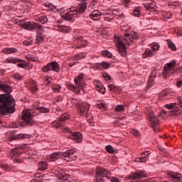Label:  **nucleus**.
<instances>
[{
    "instance_id": "obj_1",
    "label": "nucleus",
    "mask_w": 182,
    "mask_h": 182,
    "mask_svg": "<svg viewBox=\"0 0 182 182\" xmlns=\"http://www.w3.org/2000/svg\"><path fill=\"white\" fill-rule=\"evenodd\" d=\"M0 90L8 93V95H0V114L14 113L15 112V100L10 95L12 88L9 85L1 84Z\"/></svg>"
},
{
    "instance_id": "obj_2",
    "label": "nucleus",
    "mask_w": 182,
    "mask_h": 182,
    "mask_svg": "<svg viewBox=\"0 0 182 182\" xmlns=\"http://www.w3.org/2000/svg\"><path fill=\"white\" fill-rule=\"evenodd\" d=\"M139 39V33L132 31L130 33H125V36L124 38H114V42L118 49L119 53H120L122 58H126L127 55V50L126 46H129L132 45L134 41H137Z\"/></svg>"
},
{
    "instance_id": "obj_3",
    "label": "nucleus",
    "mask_w": 182,
    "mask_h": 182,
    "mask_svg": "<svg viewBox=\"0 0 182 182\" xmlns=\"http://www.w3.org/2000/svg\"><path fill=\"white\" fill-rule=\"evenodd\" d=\"M86 3L79 4L75 9H71L70 11L62 15V18L65 21H73L75 18H77L80 15H83L86 12Z\"/></svg>"
},
{
    "instance_id": "obj_4",
    "label": "nucleus",
    "mask_w": 182,
    "mask_h": 182,
    "mask_svg": "<svg viewBox=\"0 0 182 182\" xmlns=\"http://www.w3.org/2000/svg\"><path fill=\"white\" fill-rule=\"evenodd\" d=\"M85 78V74H80L75 80L74 82L75 85L73 84L68 85L67 87L69 90H73V92H75L77 95L80 93V90H83L85 89V82L83 79Z\"/></svg>"
},
{
    "instance_id": "obj_5",
    "label": "nucleus",
    "mask_w": 182,
    "mask_h": 182,
    "mask_svg": "<svg viewBox=\"0 0 182 182\" xmlns=\"http://www.w3.org/2000/svg\"><path fill=\"white\" fill-rule=\"evenodd\" d=\"M90 105L87 102H80L77 104V110L79 116H86L87 119L93 120V116L89 114Z\"/></svg>"
},
{
    "instance_id": "obj_6",
    "label": "nucleus",
    "mask_w": 182,
    "mask_h": 182,
    "mask_svg": "<svg viewBox=\"0 0 182 182\" xmlns=\"http://www.w3.org/2000/svg\"><path fill=\"white\" fill-rule=\"evenodd\" d=\"M21 26L26 31H36L37 30V36H43L42 33H43V26L33 22H25L21 24Z\"/></svg>"
},
{
    "instance_id": "obj_7",
    "label": "nucleus",
    "mask_w": 182,
    "mask_h": 182,
    "mask_svg": "<svg viewBox=\"0 0 182 182\" xmlns=\"http://www.w3.org/2000/svg\"><path fill=\"white\" fill-rule=\"evenodd\" d=\"M38 111L33 109H28L23 111L22 119L24 123L28 124V126H32L34 123L33 117L38 116Z\"/></svg>"
},
{
    "instance_id": "obj_8",
    "label": "nucleus",
    "mask_w": 182,
    "mask_h": 182,
    "mask_svg": "<svg viewBox=\"0 0 182 182\" xmlns=\"http://www.w3.org/2000/svg\"><path fill=\"white\" fill-rule=\"evenodd\" d=\"M49 157L50 160H58V159H61L62 160H63L65 157H68V159H73V160H75V159H77L76 156H75V151L72 150H68L65 152L53 153L50 154Z\"/></svg>"
},
{
    "instance_id": "obj_9",
    "label": "nucleus",
    "mask_w": 182,
    "mask_h": 182,
    "mask_svg": "<svg viewBox=\"0 0 182 182\" xmlns=\"http://www.w3.org/2000/svg\"><path fill=\"white\" fill-rule=\"evenodd\" d=\"M96 170V182H104V177H105L106 178H110V171L100 166H97Z\"/></svg>"
},
{
    "instance_id": "obj_10",
    "label": "nucleus",
    "mask_w": 182,
    "mask_h": 182,
    "mask_svg": "<svg viewBox=\"0 0 182 182\" xmlns=\"http://www.w3.org/2000/svg\"><path fill=\"white\" fill-rule=\"evenodd\" d=\"M9 136V140L12 141V140H25V139H31L32 136L31 134H16L15 131H9L8 132Z\"/></svg>"
},
{
    "instance_id": "obj_11",
    "label": "nucleus",
    "mask_w": 182,
    "mask_h": 182,
    "mask_svg": "<svg viewBox=\"0 0 182 182\" xmlns=\"http://www.w3.org/2000/svg\"><path fill=\"white\" fill-rule=\"evenodd\" d=\"M59 64L55 61L48 63L46 66L43 67L41 70L44 73H50V72H59Z\"/></svg>"
},
{
    "instance_id": "obj_12",
    "label": "nucleus",
    "mask_w": 182,
    "mask_h": 182,
    "mask_svg": "<svg viewBox=\"0 0 182 182\" xmlns=\"http://www.w3.org/2000/svg\"><path fill=\"white\" fill-rule=\"evenodd\" d=\"M147 177L143 171H136L132 175L126 177V180H131V182H139V180Z\"/></svg>"
},
{
    "instance_id": "obj_13",
    "label": "nucleus",
    "mask_w": 182,
    "mask_h": 182,
    "mask_svg": "<svg viewBox=\"0 0 182 182\" xmlns=\"http://www.w3.org/2000/svg\"><path fill=\"white\" fill-rule=\"evenodd\" d=\"M176 68V61L172 60L164 67L163 77L164 79L173 73V69Z\"/></svg>"
},
{
    "instance_id": "obj_14",
    "label": "nucleus",
    "mask_w": 182,
    "mask_h": 182,
    "mask_svg": "<svg viewBox=\"0 0 182 182\" xmlns=\"http://www.w3.org/2000/svg\"><path fill=\"white\" fill-rule=\"evenodd\" d=\"M5 63H18V68H26V63L19 59L18 58L9 57L5 61Z\"/></svg>"
},
{
    "instance_id": "obj_15",
    "label": "nucleus",
    "mask_w": 182,
    "mask_h": 182,
    "mask_svg": "<svg viewBox=\"0 0 182 182\" xmlns=\"http://www.w3.org/2000/svg\"><path fill=\"white\" fill-rule=\"evenodd\" d=\"M64 132L69 133L70 134L69 138L73 139V140H75V141H77V143H80V141H82V134L80 132H73L69 128H65Z\"/></svg>"
},
{
    "instance_id": "obj_16",
    "label": "nucleus",
    "mask_w": 182,
    "mask_h": 182,
    "mask_svg": "<svg viewBox=\"0 0 182 182\" xmlns=\"http://www.w3.org/2000/svg\"><path fill=\"white\" fill-rule=\"evenodd\" d=\"M75 42L77 43V48L78 49H82L83 48H86L87 46L88 43L86 41V40L83 39V37L80 36H77L75 37Z\"/></svg>"
},
{
    "instance_id": "obj_17",
    "label": "nucleus",
    "mask_w": 182,
    "mask_h": 182,
    "mask_svg": "<svg viewBox=\"0 0 182 182\" xmlns=\"http://www.w3.org/2000/svg\"><path fill=\"white\" fill-rule=\"evenodd\" d=\"M148 119L151 123V126L153 127V129H156L159 124H160V122H159V119L154 117V114L153 112H148Z\"/></svg>"
},
{
    "instance_id": "obj_18",
    "label": "nucleus",
    "mask_w": 182,
    "mask_h": 182,
    "mask_svg": "<svg viewBox=\"0 0 182 182\" xmlns=\"http://www.w3.org/2000/svg\"><path fill=\"white\" fill-rule=\"evenodd\" d=\"M23 149V146H20L18 148L11 149L10 152V156L14 160H21V159L18 158V156H19V154L21 153V150Z\"/></svg>"
},
{
    "instance_id": "obj_19",
    "label": "nucleus",
    "mask_w": 182,
    "mask_h": 182,
    "mask_svg": "<svg viewBox=\"0 0 182 182\" xmlns=\"http://www.w3.org/2000/svg\"><path fill=\"white\" fill-rule=\"evenodd\" d=\"M144 8L147 9L149 12H154L156 9H157V6H156V3L151 1L146 2L144 4Z\"/></svg>"
},
{
    "instance_id": "obj_20",
    "label": "nucleus",
    "mask_w": 182,
    "mask_h": 182,
    "mask_svg": "<svg viewBox=\"0 0 182 182\" xmlns=\"http://www.w3.org/2000/svg\"><path fill=\"white\" fill-rule=\"evenodd\" d=\"M168 176L175 180V181H181L182 176L181 173L171 171L168 173Z\"/></svg>"
},
{
    "instance_id": "obj_21",
    "label": "nucleus",
    "mask_w": 182,
    "mask_h": 182,
    "mask_svg": "<svg viewBox=\"0 0 182 182\" xmlns=\"http://www.w3.org/2000/svg\"><path fill=\"white\" fill-rule=\"evenodd\" d=\"M102 14L99 11H94L90 14V18L93 19V21H99Z\"/></svg>"
},
{
    "instance_id": "obj_22",
    "label": "nucleus",
    "mask_w": 182,
    "mask_h": 182,
    "mask_svg": "<svg viewBox=\"0 0 182 182\" xmlns=\"http://www.w3.org/2000/svg\"><path fill=\"white\" fill-rule=\"evenodd\" d=\"M109 90L113 93H120L122 92V88L119 86H116L113 84L108 85Z\"/></svg>"
},
{
    "instance_id": "obj_23",
    "label": "nucleus",
    "mask_w": 182,
    "mask_h": 182,
    "mask_svg": "<svg viewBox=\"0 0 182 182\" xmlns=\"http://www.w3.org/2000/svg\"><path fill=\"white\" fill-rule=\"evenodd\" d=\"M2 53L6 55H11L12 53H18V49L15 48H6L2 50Z\"/></svg>"
},
{
    "instance_id": "obj_24",
    "label": "nucleus",
    "mask_w": 182,
    "mask_h": 182,
    "mask_svg": "<svg viewBox=\"0 0 182 182\" xmlns=\"http://www.w3.org/2000/svg\"><path fill=\"white\" fill-rule=\"evenodd\" d=\"M71 28L70 26H58L57 31H59L60 32H63V33H69L71 31Z\"/></svg>"
},
{
    "instance_id": "obj_25",
    "label": "nucleus",
    "mask_w": 182,
    "mask_h": 182,
    "mask_svg": "<svg viewBox=\"0 0 182 182\" xmlns=\"http://www.w3.org/2000/svg\"><path fill=\"white\" fill-rule=\"evenodd\" d=\"M29 90L32 93H36L38 91V82L33 81L29 86Z\"/></svg>"
},
{
    "instance_id": "obj_26",
    "label": "nucleus",
    "mask_w": 182,
    "mask_h": 182,
    "mask_svg": "<svg viewBox=\"0 0 182 182\" xmlns=\"http://www.w3.org/2000/svg\"><path fill=\"white\" fill-rule=\"evenodd\" d=\"M155 53L151 49L147 48L145 52L143 53V58H149L151 56H154Z\"/></svg>"
},
{
    "instance_id": "obj_27",
    "label": "nucleus",
    "mask_w": 182,
    "mask_h": 182,
    "mask_svg": "<svg viewBox=\"0 0 182 182\" xmlns=\"http://www.w3.org/2000/svg\"><path fill=\"white\" fill-rule=\"evenodd\" d=\"M52 83H53V79H52V77H48L43 81V84L46 86H48V87H52Z\"/></svg>"
},
{
    "instance_id": "obj_28",
    "label": "nucleus",
    "mask_w": 182,
    "mask_h": 182,
    "mask_svg": "<svg viewBox=\"0 0 182 182\" xmlns=\"http://www.w3.org/2000/svg\"><path fill=\"white\" fill-rule=\"evenodd\" d=\"M97 107L100 110H106V102L103 100L97 102Z\"/></svg>"
},
{
    "instance_id": "obj_29",
    "label": "nucleus",
    "mask_w": 182,
    "mask_h": 182,
    "mask_svg": "<svg viewBox=\"0 0 182 182\" xmlns=\"http://www.w3.org/2000/svg\"><path fill=\"white\" fill-rule=\"evenodd\" d=\"M108 153H111V154H114L116 153H117V150L116 149H114L113 146H112V145H107L105 147Z\"/></svg>"
},
{
    "instance_id": "obj_30",
    "label": "nucleus",
    "mask_w": 182,
    "mask_h": 182,
    "mask_svg": "<svg viewBox=\"0 0 182 182\" xmlns=\"http://www.w3.org/2000/svg\"><path fill=\"white\" fill-rule=\"evenodd\" d=\"M36 110H38V112H40V113H49L50 112V109H49V108L45 107H38Z\"/></svg>"
},
{
    "instance_id": "obj_31",
    "label": "nucleus",
    "mask_w": 182,
    "mask_h": 182,
    "mask_svg": "<svg viewBox=\"0 0 182 182\" xmlns=\"http://www.w3.org/2000/svg\"><path fill=\"white\" fill-rule=\"evenodd\" d=\"M69 119H70V116H69V114H63L58 118V120L62 123L63 122H66V120H69Z\"/></svg>"
},
{
    "instance_id": "obj_32",
    "label": "nucleus",
    "mask_w": 182,
    "mask_h": 182,
    "mask_svg": "<svg viewBox=\"0 0 182 182\" xmlns=\"http://www.w3.org/2000/svg\"><path fill=\"white\" fill-rule=\"evenodd\" d=\"M86 56H87V53H80L75 55V60H80V59H84V58H86Z\"/></svg>"
},
{
    "instance_id": "obj_33",
    "label": "nucleus",
    "mask_w": 182,
    "mask_h": 182,
    "mask_svg": "<svg viewBox=\"0 0 182 182\" xmlns=\"http://www.w3.org/2000/svg\"><path fill=\"white\" fill-rule=\"evenodd\" d=\"M39 170H46L48 168L47 161H41L38 165Z\"/></svg>"
},
{
    "instance_id": "obj_34",
    "label": "nucleus",
    "mask_w": 182,
    "mask_h": 182,
    "mask_svg": "<svg viewBox=\"0 0 182 182\" xmlns=\"http://www.w3.org/2000/svg\"><path fill=\"white\" fill-rule=\"evenodd\" d=\"M58 178L61 181H66L68 180V174L62 172L58 174Z\"/></svg>"
},
{
    "instance_id": "obj_35",
    "label": "nucleus",
    "mask_w": 182,
    "mask_h": 182,
    "mask_svg": "<svg viewBox=\"0 0 182 182\" xmlns=\"http://www.w3.org/2000/svg\"><path fill=\"white\" fill-rule=\"evenodd\" d=\"M150 156V151H146L145 152L141 153V156L139 157L140 159H145L146 160L149 159V157Z\"/></svg>"
},
{
    "instance_id": "obj_36",
    "label": "nucleus",
    "mask_w": 182,
    "mask_h": 182,
    "mask_svg": "<svg viewBox=\"0 0 182 182\" xmlns=\"http://www.w3.org/2000/svg\"><path fill=\"white\" fill-rule=\"evenodd\" d=\"M151 50H153V52H156V50H159V49H160V46H159V44H157V43H153L151 45Z\"/></svg>"
},
{
    "instance_id": "obj_37",
    "label": "nucleus",
    "mask_w": 182,
    "mask_h": 182,
    "mask_svg": "<svg viewBox=\"0 0 182 182\" xmlns=\"http://www.w3.org/2000/svg\"><path fill=\"white\" fill-rule=\"evenodd\" d=\"M42 42H43V36H36V43H37V45H41Z\"/></svg>"
},
{
    "instance_id": "obj_38",
    "label": "nucleus",
    "mask_w": 182,
    "mask_h": 182,
    "mask_svg": "<svg viewBox=\"0 0 182 182\" xmlns=\"http://www.w3.org/2000/svg\"><path fill=\"white\" fill-rule=\"evenodd\" d=\"M39 22H41L43 24L46 23L48 22V17L45 15L41 16L38 18Z\"/></svg>"
},
{
    "instance_id": "obj_39",
    "label": "nucleus",
    "mask_w": 182,
    "mask_h": 182,
    "mask_svg": "<svg viewBox=\"0 0 182 182\" xmlns=\"http://www.w3.org/2000/svg\"><path fill=\"white\" fill-rule=\"evenodd\" d=\"M115 112H118V113H120L122 112H124V105H117L114 107Z\"/></svg>"
},
{
    "instance_id": "obj_40",
    "label": "nucleus",
    "mask_w": 182,
    "mask_h": 182,
    "mask_svg": "<svg viewBox=\"0 0 182 182\" xmlns=\"http://www.w3.org/2000/svg\"><path fill=\"white\" fill-rule=\"evenodd\" d=\"M154 85V77L151 76V77H149V80L148 81V85H147V89H150L151 86Z\"/></svg>"
},
{
    "instance_id": "obj_41",
    "label": "nucleus",
    "mask_w": 182,
    "mask_h": 182,
    "mask_svg": "<svg viewBox=\"0 0 182 182\" xmlns=\"http://www.w3.org/2000/svg\"><path fill=\"white\" fill-rule=\"evenodd\" d=\"M52 126L53 127H62V122L59 121V119L58 121H54L52 123Z\"/></svg>"
},
{
    "instance_id": "obj_42",
    "label": "nucleus",
    "mask_w": 182,
    "mask_h": 182,
    "mask_svg": "<svg viewBox=\"0 0 182 182\" xmlns=\"http://www.w3.org/2000/svg\"><path fill=\"white\" fill-rule=\"evenodd\" d=\"M102 56H105L107 58H112V53L109 52L108 50H104L102 53Z\"/></svg>"
},
{
    "instance_id": "obj_43",
    "label": "nucleus",
    "mask_w": 182,
    "mask_h": 182,
    "mask_svg": "<svg viewBox=\"0 0 182 182\" xmlns=\"http://www.w3.org/2000/svg\"><path fill=\"white\" fill-rule=\"evenodd\" d=\"M168 46L169 49H171L172 50H176V45L173 43V42L168 41Z\"/></svg>"
},
{
    "instance_id": "obj_44",
    "label": "nucleus",
    "mask_w": 182,
    "mask_h": 182,
    "mask_svg": "<svg viewBox=\"0 0 182 182\" xmlns=\"http://www.w3.org/2000/svg\"><path fill=\"white\" fill-rule=\"evenodd\" d=\"M102 77H104V79L107 82L109 80H112V77H110V75L106 73H104L102 74Z\"/></svg>"
},
{
    "instance_id": "obj_45",
    "label": "nucleus",
    "mask_w": 182,
    "mask_h": 182,
    "mask_svg": "<svg viewBox=\"0 0 182 182\" xmlns=\"http://www.w3.org/2000/svg\"><path fill=\"white\" fill-rule=\"evenodd\" d=\"M26 58L27 60H31V62H36V59H35V57L32 55H28L26 56Z\"/></svg>"
},
{
    "instance_id": "obj_46",
    "label": "nucleus",
    "mask_w": 182,
    "mask_h": 182,
    "mask_svg": "<svg viewBox=\"0 0 182 182\" xmlns=\"http://www.w3.org/2000/svg\"><path fill=\"white\" fill-rule=\"evenodd\" d=\"M96 4H97V0H92L90 3L89 8H91V9H95V6L96 5Z\"/></svg>"
},
{
    "instance_id": "obj_47",
    "label": "nucleus",
    "mask_w": 182,
    "mask_h": 182,
    "mask_svg": "<svg viewBox=\"0 0 182 182\" xmlns=\"http://www.w3.org/2000/svg\"><path fill=\"white\" fill-rule=\"evenodd\" d=\"M134 16H137L138 18L140 16V9L136 8L134 10Z\"/></svg>"
},
{
    "instance_id": "obj_48",
    "label": "nucleus",
    "mask_w": 182,
    "mask_h": 182,
    "mask_svg": "<svg viewBox=\"0 0 182 182\" xmlns=\"http://www.w3.org/2000/svg\"><path fill=\"white\" fill-rule=\"evenodd\" d=\"M13 77L16 79V80H22V75H20L19 73L14 74Z\"/></svg>"
},
{
    "instance_id": "obj_49",
    "label": "nucleus",
    "mask_w": 182,
    "mask_h": 182,
    "mask_svg": "<svg viewBox=\"0 0 182 182\" xmlns=\"http://www.w3.org/2000/svg\"><path fill=\"white\" fill-rule=\"evenodd\" d=\"M102 65L103 69H109V68H110V65L112 64H109L108 63H106V62H102Z\"/></svg>"
},
{
    "instance_id": "obj_50",
    "label": "nucleus",
    "mask_w": 182,
    "mask_h": 182,
    "mask_svg": "<svg viewBox=\"0 0 182 182\" xmlns=\"http://www.w3.org/2000/svg\"><path fill=\"white\" fill-rule=\"evenodd\" d=\"M96 90L100 92L101 93H105V88L102 87V85H98L95 87Z\"/></svg>"
},
{
    "instance_id": "obj_51",
    "label": "nucleus",
    "mask_w": 182,
    "mask_h": 182,
    "mask_svg": "<svg viewBox=\"0 0 182 182\" xmlns=\"http://www.w3.org/2000/svg\"><path fill=\"white\" fill-rule=\"evenodd\" d=\"M33 42V41H32L31 39H28L23 41V45H25L26 46H29V45H32Z\"/></svg>"
},
{
    "instance_id": "obj_52",
    "label": "nucleus",
    "mask_w": 182,
    "mask_h": 182,
    "mask_svg": "<svg viewBox=\"0 0 182 182\" xmlns=\"http://www.w3.org/2000/svg\"><path fill=\"white\" fill-rule=\"evenodd\" d=\"M60 89H61L60 85H56L55 87H53V90L55 93H58V92H60Z\"/></svg>"
},
{
    "instance_id": "obj_53",
    "label": "nucleus",
    "mask_w": 182,
    "mask_h": 182,
    "mask_svg": "<svg viewBox=\"0 0 182 182\" xmlns=\"http://www.w3.org/2000/svg\"><path fill=\"white\" fill-rule=\"evenodd\" d=\"M132 133L134 134V136H136V137H139L140 136V132L137 129H133L132 131Z\"/></svg>"
},
{
    "instance_id": "obj_54",
    "label": "nucleus",
    "mask_w": 182,
    "mask_h": 182,
    "mask_svg": "<svg viewBox=\"0 0 182 182\" xmlns=\"http://www.w3.org/2000/svg\"><path fill=\"white\" fill-rule=\"evenodd\" d=\"M176 35H178V36H182V29L181 28H178L177 30L175 31Z\"/></svg>"
},
{
    "instance_id": "obj_55",
    "label": "nucleus",
    "mask_w": 182,
    "mask_h": 182,
    "mask_svg": "<svg viewBox=\"0 0 182 182\" xmlns=\"http://www.w3.org/2000/svg\"><path fill=\"white\" fill-rule=\"evenodd\" d=\"M46 6L50 8V9H55V6L52 3H46Z\"/></svg>"
},
{
    "instance_id": "obj_56",
    "label": "nucleus",
    "mask_w": 182,
    "mask_h": 182,
    "mask_svg": "<svg viewBox=\"0 0 182 182\" xmlns=\"http://www.w3.org/2000/svg\"><path fill=\"white\" fill-rule=\"evenodd\" d=\"M111 181H112V182H120V180H119L118 178L112 177V178H111Z\"/></svg>"
},
{
    "instance_id": "obj_57",
    "label": "nucleus",
    "mask_w": 182,
    "mask_h": 182,
    "mask_svg": "<svg viewBox=\"0 0 182 182\" xmlns=\"http://www.w3.org/2000/svg\"><path fill=\"white\" fill-rule=\"evenodd\" d=\"M177 5H178V2L177 1H174L173 2H170L169 3V6H177Z\"/></svg>"
},
{
    "instance_id": "obj_58",
    "label": "nucleus",
    "mask_w": 182,
    "mask_h": 182,
    "mask_svg": "<svg viewBox=\"0 0 182 182\" xmlns=\"http://www.w3.org/2000/svg\"><path fill=\"white\" fill-rule=\"evenodd\" d=\"M77 1H78V2H80L78 4V5H80L82 4H86V6L87 7V3H86L87 0H77Z\"/></svg>"
},
{
    "instance_id": "obj_59",
    "label": "nucleus",
    "mask_w": 182,
    "mask_h": 182,
    "mask_svg": "<svg viewBox=\"0 0 182 182\" xmlns=\"http://www.w3.org/2000/svg\"><path fill=\"white\" fill-rule=\"evenodd\" d=\"M124 6L127 8L129 6V3L130 2V0H124Z\"/></svg>"
},
{
    "instance_id": "obj_60",
    "label": "nucleus",
    "mask_w": 182,
    "mask_h": 182,
    "mask_svg": "<svg viewBox=\"0 0 182 182\" xmlns=\"http://www.w3.org/2000/svg\"><path fill=\"white\" fill-rule=\"evenodd\" d=\"M95 67L97 68V69H102V63L95 64Z\"/></svg>"
},
{
    "instance_id": "obj_61",
    "label": "nucleus",
    "mask_w": 182,
    "mask_h": 182,
    "mask_svg": "<svg viewBox=\"0 0 182 182\" xmlns=\"http://www.w3.org/2000/svg\"><path fill=\"white\" fill-rule=\"evenodd\" d=\"M42 180H43V176H38V178L36 179V181L42 182Z\"/></svg>"
},
{
    "instance_id": "obj_62",
    "label": "nucleus",
    "mask_w": 182,
    "mask_h": 182,
    "mask_svg": "<svg viewBox=\"0 0 182 182\" xmlns=\"http://www.w3.org/2000/svg\"><path fill=\"white\" fill-rule=\"evenodd\" d=\"M94 83H95L96 87H97V86H100V82H99L98 80H95Z\"/></svg>"
},
{
    "instance_id": "obj_63",
    "label": "nucleus",
    "mask_w": 182,
    "mask_h": 182,
    "mask_svg": "<svg viewBox=\"0 0 182 182\" xmlns=\"http://www.w3.org/2000/svg\"><path fill=\"white\" fill-rule=\"evenodd\" d=\"M5 75V70L0 69V76H4Z\"/></svg>"
},
{
    "instance_id": "obj_64",
    "label": "nucleus",
    "mask_w": 182,
    "mask_h": 182,
    "mask_svg": "<svg viewBox=\"0 0 182 182\" xmlns=\"http://www.w3.org/2000/svg\"><path fill=\"white\" fill-rule=\"evenodd\" d=\"M154 77V79L156 77V75H154V73H152L150 75V77Z\"/></svg>"
}]
</instances>
